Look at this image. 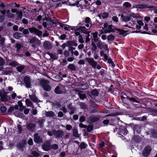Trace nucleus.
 Instances as JSON below:
<instances>
[{
	"label": "nucleus",
	"mask_w": 157,
	"mask_h": 157,
	"mask_svg": "<svg viewBox=\"0 0 157 157\" xmlns=\"http://www.w3.org/2000/svg\"><path fill=\"white\" fill-rule=\"evenodd\" d=\"M149 10H154V12L155 13L157 14V9L154 6H151L149 7Z\"/></svg>",
	"instance_id": "43"
},
{
	"label": "nucleus",
	"mask_w": 157,
	"mask_h": 157,
	"mask_svg": "<svg viewBox=\"0 0 157 157\" xmlns=\"http://www.w3.org/2000/svg\"><path fill=\"white\" fill-rule=\"evenodd\" d=\"M76 41H69L67 42V47L68 48L72 47V46H75L76 47L77 46L78 44L76 43Z\"/></svg>",
	"instance_id": "17"
},
{
	"label": "nucleus",
	"mask_w": 157,
	"mask_h": 157,
	"mask_svg": "<svg viewBox=\"0 0 157 157\" xmlns=\"http://www.w3.org/2000/svg\"><path fill=\"white\" fill-rule=\"evenodd\" d=\"M94 2H93L94 3H95L96 5L98 6H101V1L102 0H94Z\"/></svg>",
	"instance_id": "52"
},
{
	"label": "nucleus",
	"mask_w": 157,
	"mask_h": 157,
	"mask_svg": "<svg viewBox=\"0 0 157 157\" xmlns=\"http://www.w3.org/2000/svg\"><path fill=\"white\" fill-rule=\"evenodd\" d=\"M67 4L71 6H77L79 4V1L77 0H66Z\"/></svg>",
	"instance_id": "13"
},
{
	"label": "nucleus",
	"mask_w": 157,
	"mask_h": 157,
	"mask_svg": "<svg viewBox=\"0 0 157 157\" xmlns=\"http://www.w3.org/2000/svg\"><path fill=\"white\" fill-rule=\"evenodd\" d=\"M36 40V39L35 37H33L30 40V44H35Z\"/></svg>",
	"instance_id": "64"
},
{
	"label": "nucleus",
	"mask_w": 157,
	"mask_h": 157,
	"mask_svg": "<svg viewBox=\"0 0 157 157\" xmlns=\"http://www.w3.org/2000/svg\"><path fill=\"white\" fill-rule=\"evenodd\" d=\"M87 132H91L93 129V126L91 125H89L87 126V128H86Z\"/></svg>",
	"instance_id": "53"
},
{
	"label": "nucleus",
	"mask_w": 157,
	"mask_h": 157,
	"mask_svg": "<svg viewBox=\"0 0 157 157\" xmlns=\"http://www.w3.org/2000/svg\"><path fill=\"white\" fill-rule=\"evenodd\" d=\"M80 108L82 109H86L87 108V105L85 103L81 102L79 104Z\"/></svg>",
	"instance_id": "47"
},
{
	"label": "nucleus",
	"mask_w": 157,
	"mask_h": 157,
	"mask_svg": "<svg viewBox=\"0 0 157 157\" xmlns=\"http://www.w3.org/2000/svg\"><path fill=\"white\" fill-rule=\"evenodd\" d=\"M43 46L45 49L47 50H50L52 48V45L48 41H46L44 42Z\"/></svg>",
	"instance_id": "15"
},
{
	"label": "nucleus",
	"mask_w": 157,
	"mask_h": 157,
	"mask_svg": "<svg viewBox=\"0 0 157 157\" xmlns=\"http://www.w3.org/2000/svg\"><path fill=\"white\" fill-rule=\"evenodd\" d=\"M59 147L58 145L56 144H54L51 145V149H53L54 150H56L58 149Z\"/></svg>",
	"instance_id": "44"
},
{
	"label": "nucleus",
	"mask_w": 157,
	"mask_h": 157,
	"mask_svg": "<svg viewBox=\"0 0 157 157\" xmlns=\"http://www.w3.org/2000/svg\"><path fill=\"white\" fill-rule=\"evenodd\" d=\"M67 4V2L65 1V0L63 2H59V3H57L56 5V8L61 7L62 4Z\"/></svg>",
	"instance_id": "42"
},
{
	"label": "nucleus",
	"mask_w": 157,
	"mask_h": 157,
	"mask_svg": "<svg viewBox=\"0 0 157 157\" xmlns=\"http://www.w3.org/2000/svg\"><path fill=\"white\" fill-rule=\"evenodd\" d=\"M11 60L9 59H8L7 60V63H9L10 66L11 67H15L19 65V64L17 61H13L11 62Z\"/></svg>",
	"instance_id": "19"
},
{
	"label": "nucleus",
	"mask_w": 157,
	"mask_h": 157,
	"mask_svg": "<svg viewBox=\"0 0 157 157\" xmlns=\"http://www.w3.org/2000/svg\"><path fill=\"white\" fill-rule=\"evenodd\" d=\"M123 6L126 8H130L131 7L132 5L128 2H125L123 3Z\"/></svg>",
	"instance_id": "51"
},
{
	"label": "nucleus",
	"mask_w": 157,
	"mask_h": 157,
	"mask_svg": "<svg viewBox=\"0 0 157 157\" xmlns=\"http://www.w3.org/2000/svg\"><path fill=\"white\" fill-rule=\"evenodd\" d=\"M133 139L136 143H138L140 141V137L138 136L134 135Z\"/></svg>",
	"instance_id": "50"
},
{
	"label": "nucleus",
	"mask_w": 157,
	"mask_h": 157,
	"mask_svg": "<svg viewBox=\"0 0 157 157\" xmlns=\"http://www.w3.org/2000/svg\"><path fill=\"white\" fill-rule=\"evenodd\" d=\"M151 151V147L149 145L146 146L144 148L142 152L143 155L145 157L148 156L150 155Z\"/></svg>",
	"instance_id": "6"
},
{
	"label": "nucleus",
	"mask_w": 157,
	"mask_h": 157,
	"mask_svg": "<svg viewBox=\"0 0 157 157\" xmlns=\"http://www.w3.org/2000/svg\"><path fill=\"white\" fill-rule=\"evenodd\" d=\"M126 99H127L133 106L135 107L139 106L140 105V99L137 97H134L133 96H127L126 97Z\"/></svg>",
	"instance_id": "1"
},
{
	"label": "nucleus",
	"mask_w": 157,
	"mask_h": 157,
	"mask_svg": "<svg viewBox=\"0 0 157 157\" xmlns=\"http://www.w3.org/2000/svg\"><path fill=\"white\" fill-rule=\"evenodd\" d=\"M17 132L19 134H20L22 132V128L20 124H18L17 125Z\"/></svg>",
	"instance_id": "38"
},
{
	"label": "nucleus",
	"mask_w": 157,
	"mask_h": 157,
	"mask_svg": "<svg viewBox=\"0 0 157 157\" xmlns=\"http://www.w3.org/2000/svg\"><path fill=\"white\" fill-rule=\"evenodd\" d=\"M33 140L34 142L38 144L42 143L43 140L39 134V133H36L34 134L33 136Z\"/></svg>",
	"instance_id": "7"
},
{
	"label": "nucleus",
	"mask_w": 157,
	"mask_h": 157,
	"mask_svg": "<svg viewBox=\"0 0 157 157\" xmlns=\"http://www.w3.org/2000/svg\"><path fill=\"white\" fill-rule=\"evenodd\" d=\"M5 63V60L1 57L0 56V66H2Z\"/></svg>",
	"instance_id": "54"
},
{
	"label": "nucleus",
	"mask_w": 157,
	"mask_h": 157,
	"mask_svg": "<svg viewBox=\"0 0 157 157\" xmlns=\"http://www.w3.org/2000/svg\"><path fill=\"white\" fill-rule=\"evenodd\" d=\"M30 99L33 102L37 103L38 102V98L35 93H33L32 95H30Z\"/></svg>",
	"instance_id": "25"
},
{
	"label": "nucleus",
	"mask_w": 157,
	"mask_h": 157,
	"mask_svg": "<svg viewBox=\"0 0 157 157\" xmlns=\"http://www.w3.org/2000/svg\"><path fill=\"white\" fill-rule=\"evenodd\" d=\"M76 91L78 93V95L81 99L83 100L86 98V94H82V93H83L82 91L79 90H77Z\"/></svg>",
	"instance_id": "16"
},
{
	"label": "nucleus",
	"mask_w": 157,
	"mask_h": 157,
	"mask_svg": "<svg viewBox=\"0 0 157 157\" xmlns=\"http://www.w3.org/2000/svg\"><path fill=\"white\" fill-rule=\"evenodd\" d=\"M3 90L0 92V96L1 97V100H3V98H5V96H7V94L8 92L5 91L3 89Z\"/></svg>",
	"instance_id": "30"
},
{
	"label": "nucleus",
	"mask_w": 157,
	"mask_h": 157,
	"mask_svg": "<svg viewBox=\"0 0 157 157\" xmlns=\"http://www.w3.org/2000/svg\"><path fill=\"white\" fill-rule=\"evenodd\" d=\"M49 83L48 80L42 79L40 81V84L43 88L45 86Z\"/></svg>",
	"instance_id": "27"
},
{
	"label": "nucleus",
	"mask_w": 157,
	"mask_h": 157,
	"mask_svg": "<svg viewBox=\"0 0 157 157\" xmlns=\"http://www.w3.org/2000/svg\"><path fill=\"white\" fill-rule=\"evenodd\" d=\"M30 33H33L34 34H36L38 36H40L42 35V32L36 28L33 27L30 28Z\"/></svg>",
	"instance_id": "10"
},
{
	"label": "nucleus",
	"mask_w": 157,
	"mask_h": 157,
	"mask_svg": "<svg viewBox=\"0 0 157 157\" xmlns=\"http://www.w3.org/2000/svg\"><path fill=\"white\" fill-rule=\"evenodd\" d=\"M31 154L33 156L35 157H37L40 155L39 153L35 151H32Z\"/></svg>",
	"instance_id": "56"
},
{
	"label": "nucleus",
	"mask_w": 157,
	"mask_h": 157,
	"mask_svg": "<svg viewBox=\"0 0 157 157\" xmlns=\"http://www.w3.org/2000/svg\"><path fill=\"white\" fill-rule=\"evenodd\" d=\"M63 54L65 57H68L70 55L69 52L67 50L65 51L64 52Z\"/></svg>",
	"instance_id": "63"
},
{
	"label": "nucleus",
	"mask_w": 157,
	"mask_h": 157,
	"mask_svg": "<svg viewBox=\"0 0 157 157\" xmlns=\"http://www.w3.org/2000/svg\"><path fill=\"white\" fill-rule=\"evenodd\" d=\"M43 88L45 91H49L51 89V87L49 86L48 84L46 85L45 86L43 87Z\"/></svg>",
	"instance_id": "48"
},
{
	"label": "nucleus",
	"mask_w": 157,
	"mask_h": 157,
	"mask_svg": "<svg viewBox=\"0 0 157 157\" xmlns=\"http://www.w3.org/2000/svg\"><path fill=\"white\" fill-rule=\"evenodd\" d=\"M24 83L27 88H29V77L25 76L24 78Z\"/></svg>",
	"instance_id": "20"
},
{
	"label": "nucleus",
	"mask_w": 157,
	"mask_h": 157,
	"mask_svg": "<svg viewBox=\"0 0 157 157\" xmlns=\"http://www.w3.org/2000/svg\"><path fill=\"white\" fill-rule=\"evenodd\" d=\"M67 68L68 70L73 71H75L76 70L75 66L73 64H69L67 66Z\"/></svg>",
	"instance_id": "29"
},
{
	"label": "nucleus",
	"mask_w": 157,
	"mask_h": 157,
	"mask_svg": "<svg viewBox=\"0 0 157 157\" xmlns=\"http://www.w3.org/2000/svg\"><path fill=\"white\" fill-rule=\"evenodd\" d=\"M25 68L24 65H21L17 66L16 67V69L17 71L20 72H21Z\"/></svg>",
	"instance_id": "40"
},
{
	"label": "nucleus",
	"mask_w": 157,
	"mask_h": 157,
	"mask_svg": "<svg viewBox=\"0 0 157 157\" xmlns=\"http://www.w3.org/2000/svg\"><path fill=\"white\" fill-rule=\"evenodd\" d=\"M115 38V36L112 35H109L107 37L108 40L109 41H113Z\"/></svg>",
	"instance_id": "55"
},
{
	"label": "nucleus",
	"mask_w": 157,
	"mask_h": 157,
	"mask_svg": "<svg viewBox=\"0 0 157 157\" xmlns=\"http://www.w3.org/2000/svg\"><path fill=\"white\" fill-rule=\"evenodd\" d=\"M27 142L28 144L29 145V139L27 141V139L24 138L23 140L18 143L17 144V147L18 150L23 151L25 146L27 144Z\"/></svg>",
	"instance_id": "2"
},
{
	"label": "nucleus",
	"mask_w": 157,
	"mask_h": 157,
	"mask_svg": "<svg viewBox=\"0 0 157 157\" xmlns=\"http://www.w3.org/2000/svg\"><path fill=\"white\" fill-rule=\"evenodd\" d=\"M11 99L10 96L7 95V96H5V98H3V100H1L2 101H3L5 100H10Z\"/></svg>",
	"instance_id": "61"
},
{
	"label": "nucleus",
	"mask_w": 157,
	"mask_h": 157,
	"mask_svg": "<svg viewBox=\"0 0 157 157\" xmlns=\"http://www.w3.org/2000/svg\"><path fill=\"white\" fill-rule=\"evenodd\" d=\"M87 94L91 98H93V97L98 96L99 95V92L98 89H95L92 90L90 92H88Z\"/></svg>",
	"instance_id": "11"
},
{
	"label": "nucleus",
	"mask_w": 157,
	"mask_h": 157,
	"mask_svg": "<svg viewBox=\"0 0 157 157\" xmlns=\"http://www.w3.org/2000/svg\"><path fill=\"white\" fill-rule=\"evenodd\" d=\"M92 47L91 48V50L92 51L95 52L97 49V46L96 44L93 42H92L91 43Z\"/></svg>",
	"instance_id": "36"
},
{
	"label": "nucleus",
	"mask_w": 157,
	"mask_h": 157,
	"mask_svg": "<svg viewBox=\"0 0 157 157\" xmlns=\"http://www.w3.org/2000/svg\"><path fill=\"white\" fill-rule=\"evenodd\" d=\"M148 6L146 4H138L136 5V8L137 9H142L143 8L149 9Z\"/></svg>",
	"instance_id": "22"
},
{
	"label": "nucleus",
	"mask_w": 157,
	"mask_h": 157,
	"mask_svg": "<svg viewBox=\"0 0 157 157\" xmlns=\"http://www.w3.org/2000/svg\"><path fill=\"white\" fill-rule=\"evenodd\" d=\"M152 137L153 138H157V130L154 129L151 131Z\"/></svg>",
	"instance_id": "31"
},
{
	"label": "nucleus",
	"mask_w": 157,
	"mask_h": 157,
	"mask_svg": "<svg viewBox=\"0 0 157 157\" xmlns=\"http://www.w3.org/2000/svg\"><path fill=\"white\" fill-rule=\"evenodd\" d=\"M73 136L76 137H79V135L78 133V131L77 129H74L73 132Z\"/></svg>",
	"instance_id": "41"
},
{
	"label": "nucleus",
	"mask_w": 157,
	"mask_h": 157,
	"mask_svg": "<svg viewBox=\"0 0 157 157\" xmlns=\"http://www.w3.org/2000/svg\"><path fill=\"white\" fill-rule=\"evenodd\" d=\"M52 132L56 138H62L64 135V132L61 130L54 129L53 130Z\"/></svg>",
	"instance_id": "5"
},
{
	"label": "nucleus",
	"mask_w": 157,
	"mask_h": 157,
	"mask_svg": "<svg viewBox=\"0 0 157 157\" xmlns=\"http://www.w3.org/2000/svg\"><path fill=\"white\" fill-rule=\"evenodd\" d=\"M23 36V33L19 32H16L13 34L14 38L17 39H18L20 37H22Z\"/></svg>",
	"instance_id": "23"
},
{
	"label": "nucleus",
	"mask_w": 157,
	"mask_h": 157,
	"mask_svg": "<svg viewBox=\"0 0 157 157\" xmlns=\"http://www.w3.org/2000/svg\"><path fill=\"white\" fill-rule=\"evenodd\" d=\"M84 23H89L90 24L92 25V22L90 18L89 17H86L84 20H83L81 23V25H83Z\"/></svg>",
	"instance_id": "21"
},
{
	"label": "nucleus",
	"mask_w": 157,
	"mask_h": 157,
	"mask_svg": "<svg viewBox=\"0 0 157 157\" xmlns=\"http://www.w3.org/2000/svg\"><path fill=\"white\" fill-rule=\"evenodd\" d=\"M78 30H80L81 33L87 34L88 36H89L90 32L87 31V29L86 28L85 26H81L78 28Z\"/></svg>",
	"instance_id": "14"
},
{
	"label": "nucleus",
	"mask_w": 157,
	"mask_h": 157,
	"mask_svg": "<svg viewBox=\"0 0 157 157\" xmlns=\"http://www.w3.org/2000/svg\"><path fill=\"white\" fill-rule=\"evenodd\" d=\"M86 59L88 63L94 68H95L96 66L97 69L100 70L101 69V67L99 64H97V62L94 60L93 58H87Z\"/></svg>",
	"instance_id": "4"
},
{
	"label": "nucleus",
	"mask_w": 157,
	"mask_h": 157,
	"mask_svg": "<svg viewBox=\"0 0 157 157\" xmlns=\"http://www.w3.org/2000/svg\"><path fill=\"white\" fill-rule=\"evenodd\" d=\"M112 27L113 25H108V30H109L110 33L112 32H115V30L117 31V32H116L115 33H118L119 32L120 34L122 35L123 36H125L126 35V33L127 32L126 31H125L124 30L121 29H113L112 28Z\"/></svg>",
	"instance_id": "3"
},
{
	"label": "nucleus",
	"mask_w": 157,
	"mask_h": 157,
	"mask_svg": "<svg viewBox=\"0 0 157 157\" xmlns=\"http://www.w3.org/2000/svg\"><path fill=\"white\" fill-rule=\"evenodd\" d=\"M140 127L138 125H136L134 127V133L136 134H139L141 131Z\"/></svg>",
	"instance_id": "24"
},
{
	"label": "nucleus",
	"mask_w": 157,
	"mask_h": 157,
	"mask_svg": "<svg viewBox=\"0 0 157 157\" xmlns=\"http://www.w3.org/2000/svg\"><path fill=\"white\" fill-rule=\"evenodd\" d=\"M0 110L2 113H4L6 111L7 109L5 106H3L0 107Z\"/></svg>",
	"instance_id": "58"
},
{
	"label": "nucleus",
	"mask_w": 157,
	"mask_h": 157,
	"mask_svg": "<svg viewBox=\"0 0 157 157\" xmlns=\"http://www.w3.org/2000/svg\"><path fill=\"white\" fill-rule=\"evenodd\" d=\"M109 16V13H108L103 12L101 13L102 18L105 19L108 17Z\"/></svg>",
	"instance_id": "46"
},
{
	"label": "nucleus",
	"mask_w": 157,
	"mask_h": 157,
	"mask_svg": "<svg viewBox=\"0 0 157 157\" xmlns=\"http://www.w3.org/2000/svg\"><path fill=\"white\" fill-rule=\"evenodd\" d=\"M30 47L31 48V49H33L34 52H35L38 51V48L36 45L34 44H31Z\"/></svg>",
	"instance_id": "39"
},
{
	"label": "nucleus",
	"mask_w": 157,
	"mask_h": 157,
	"mask_svg": "<svg viewBox=\"0 0 157 157\" xmlns=\"http://www.w3.org/2000/svg\"><path fill=\"white\" fill-rule=\"evenodd\" d=\"M16 14L17 16L18 19H21L23 13L21 11H17L16 12Z\"/></svg>",
	"instance_id": "49"
},
{
	"label": "nucleus",
	"mask_w": 157,
	"mask_h": 157,
	"mask_svg": "<svg viewBox=\"0 0 157 157\" xmlns=\"http://www.w3.org/2000/svg\"><path fill=\"white\" fill-rule=\"evenodd\" d=\"M79 121L80 122H82L85 121V118L84 116H81L79 117Z\"/></svg>",
	"instance_id": "62"
},
{
	"label": "nucleus",
	"mask_w": 157,
	"mask_h": 157,
	"mask_svg": "<svg viewBox=\"0 0 157 157\" xmlns=\"http://www.w3.org/2000/svg\"><path fill=\"white\" fill-rule=\"evenodd\" d=\"M11 73V71H7L5 70H4L2 71L3 74L4 75H8Z\"/></svg>",
	"instance_id": "60"
},
{
	"label": "nucleus",
	"mask_w": 157,
	"mask_h": 157,
	"mask_svg": "<svg viewBox=\"0 0 157 157\" xmlns=\"http://www.w3.org/2000/svg\"><path fill=\"white\" fill-rule=\"evenodd\" d=\"M81 86L82 87V89L84 90L87 89L89 87V85L86 83L82 84Z\"/></svg>",
	"instance_id": "57"
},
{
	"label": "nucleus",
	"mask_w": 157,
	"mask_h": 157,
	"mask_svg": "<svg viewBox=\"0 0 157 157\" xmlns=\"http://www.w3.org/2000/svg\"><path fill=\"white\" fill-rule=\"evenodd\" d=\"M53 105L57 108H59L61 107V104L59 102L54 103Z\"/></svg>",
	"instance_id": "59"
},
{
	"label": "nucleus",
	"mask_w": 157,
	"mask_h": 157,
	"mask_svg": "<svg viewBox=\"0 0 157 157\" xmlns=\"http://www.w3.org/2000/svg\"><path fill=\"white\" fill-rule=\"evenodd\" d=\"M55 92L56 94H60L63 93V91L59 86H57L55 90Z\"/></svg>",
	"instance_id": "28"
},
{
	"label": "nucleus",
	"mask_w": 157,
	"mask_h": 157,
	"mask_svg": "<svg viewBox=\"0 0 157 157\" xmlns=\"http://www.w3.org/2000/svg\"><path fill=\"white\" fill-rule=\"evenodd\" d=\"M45 114L46 116L47 117H52L54 116L55 114L52 111H46L45 112Z\"/></svg>",
	"instance_id": "33"
},
{
	"label": "nucleus",
	"mask_w": 157,
	"mask_h": 157,
	"mask_svg": "<svg viewBox=\"0 0 157 157\" xmlns=\"http://www.w3.org/2000/svg\"><path fill=\"white\" fill-rule=\"evenodd\" d=\"M97 45L99 49H102L103 48H104L106 51H109L108 45L104 43H102L100 40V42L97 43Z\"/></svg>",
	"instance_id": "9"
},
{
	"label": "nucleus",
	"mask_w": 157,
	"mask_h": 157,
	"mask_svg": "<svg viewBox=\"0 0 157 157\" xmlns=\"http://www.w3.org/2000/svg\"><path fill=\"white\" fill-rule=\"evenodd\" d=\"M126 97H124L123 96H121V99L122 103H123V105L127 108L129 109L130 108V105L129 104L125 102L124 100L125 99H126Z\"/></svg>",
	"instance_id": "18"
},
{
	"label": "nucleus",
	"mask_w": 157,
	"mask_h": 157,
	"mask_svg": "<svg viewBox=\"0 0 157 157\" xmlns=\"http://www.w3.org/2000/svg\"><path fill=\"white\" fill-rule=\"evenodd\" d=\"M5 38L2 37L1 35H0V45L2 48H3L5 46Z\"/></svg>",
	"instance_id": "32"
},
{
	"label": "nucleus",
	"mask_w": 157,
	"mask_h": 157,
	"mask_svg": "<svg viewBox=\"0 0 157 157\" xmlns=\"http://www.w3.org/2000/svg\"><path fill=\"white\" fill-rule=\"evenodd\" d=\"M128 132L126 126L122 125L119 128L118 133L119 135H121V133H122L123 134L126 135L128 134Z\"/></svg>",
	"instance_id": "12"
},
{
	"label": "nucleus",
	"mask_w": 157,
	"mask_h": 157,
	"mask_svg": "<svg viewBox=\"0 0 157 157\" xmlns=\"http://www.w3.org/2000/svg\"><path fill=\"white\" fill-rule=\"evenodd\" d=\"M87 146V145L84 142H81L79 145V148L81 150L86 148Z\"/></svg>",
	"instance_id": "34"
},
{
	"label": "nucleus",
	"mask_w": 157,
	"mask_h": 157,
	"mask_svg": "<svg viewBox=\"0 0 157 157\" xmlns=\"http://www.w3.org/2000/svg\"><path fill=\"white\" fill-rule=\"evenodd\" d=\"M100 118L98 117H90V122L92 123H94L99 120Z\"/></svg>",
	"instance_id": "35"
},
{
	"label": "nucleus",
	"mask_w": 157,
	"mask_h": 157,
	"mask_svg": "<svg viewBox=\"0 0 157 157\" xmlns=\"http://www.w3.org/2000/svg\"><path fill=\"white\" fill-rule=\"evenodd\" d=\"M121 17L122 20L125 22H128L131 20V16H124L123 15H121Z\"/></svg>",
	"instance_id": "26"
},
{
	"label": "nucleus",
	"mask_w": 157,
	"mask_h": 157,
	"mask_svg": "<svg viewBox=\"0 0 157 157\" xmlns=\"http://www.w3.org/2000/svg\"><path fill=\"white\" fill-rule=\"evenodd\" d=\"M45 121V120L44 119H40L37 122L39 124V126L40 127H42L43 126Z\"/></svg>",
	"instance_id": "37"
},
{
	"label": "nucleus",
	"mask_w": 157,
	"mask_h": 157,
	"mask_svg": "<svg viewBox=\"0 0 157 157\" xmlns=\"http://www.w3.org/2000/svg\"><path fill=\"white\" fill-rule=\"evenodd\" d=\"M51 143L50 141L47 140L45 141L43 144L42 147V149L44 151H48L50 150Z\"/></svg>",
	"instance_id": "8"
},
{
	"label": "nucleus",
	"mask_w": 157,
	"mask_h": 157,
	"mask_svg": "<svg viewBox=\"0 0 157 157\" xmlns=\"http://www.w3.org/2000/svg\"><path fill=\"white\" fill-rule=\"evenodd\" d=\"M22 47L21 45L19 43H17L15 45V48H17V52H19L21 48Z\"/></svg>",
	"instance_id": "45"
}]
</instances>
